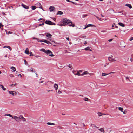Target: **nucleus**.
<instances>
[{
	"label": "nucleus",
	"instance_id": "6ab92c4d",
	"mask_svg": "<svg viewBox=\"0 0 133 133\" xmlns=\"http://www.w3.org/2000/svg\"><path fill=\"white\" fill-rule=\"evenodd\" d=\"M118 24L120 26L122 27H124L125 26V25H124V24L121 23L119 22L118 23Z\"/></svg>",
	"mask_w": 133,
	"mask_h": 133
},
{
	"label": "nucleus",
	"instance_id": "bb28decb",
	"mask_svg": "<svg viewBox=\"0 0 133 133\" xmlns=\"http://www.w3.org/2000/svg\"><path fill=\"white\" fill-rule=\"evenodd\" d=\"M74 74L75 75H77L78 76L82 75L81 74H80L79 73V72L78 71L76 74Z\"/></svg>",
	"mask_w": 133,
	"mask_h": 133
},
{
	"label": "nucleus",
	"instance_id": "4468645a",
	"mask_svg": "<svg viewBox=\"0 0 133 133\" xmlns=\"http://www.w3.org/2000/svg\"><path fill=\"white\" fill-rule=\"evenodd\" d=\"M10 69L12 70L13 71V72H15L16 71V69L14 66H11L10 68Z\"/></svg>",
	"mask_w": 133,
	"mask_h": 133
},
{
	"label": "nucleus",
	"instance_id": "f257e3e1",
	"mask_svg": "<svg viewBox=\"0 0 133 133\" xmlns=\"http://www.w3.org/2000/svg\"><path fill=\"white\" fill-rule=\"evenodd\" d=\"M62 21L64 22H66L67 24H68V25L69 26H71L72 27H74L75 26V24H72V22L70 20L67 19L66 18L63 19Z\"/></svg>",
	"mask_w": 133,
	"mask_h": 133
},
{
	"label": "nucleus",
	"instance_id": "13d9d810",
	"mask_svg": "<svg viewBox=\"0 0 133 133\" xmlns=\"http://www.w3.org/2000/svg\"><path fill=\"white\" fill-rule=\"evenodd\" d=\"M52 18L54 21L56 20V18Z\"/></svg>",
	"mask_w": 133,
	"mask_h": 133
},
{
	"label": "nucleus",
	"instance_id": "6e6552de",
	"mask_svg": "<svg viewBox=\"0 0 133 133\" xmlns=\"http://www.w3.org/2000/svg\"><path fill=\"white\" fill-rule=\"evenodd\" d=\"M45 23L49 25H51L52 22L50 21L46 20L45 22Z\"/></svg>",
	"mask_w": 133,
	"mask_h": 133
},
{
	"label": "nucleus",
	"instance_id": "39448f33",
	"mask_svg": "<svg viewBox=\"0 0 133 133\" xmlns=\"http://www.w3.org/2000/svg\"><path fill=\"white\" fill-rule=\"evenodd\" d=\"M49 10L50 12L54 11H55V8L53 6H50L49 7Z\"/></svg>",
	"mask_w": 133,
	"mask_h": 133
},
{
	"label": "nucleus",
	"instance_id": "0e129e2a",
	"mask_svg": "<svg viewBox=\"0 0 133 133\" xmlns=\"http://www.w3.org/2000/svg\"><path fill=\"white\" fill-rule=\"evenodd\" d=\"M101 31V32H105V31H104V30H102V31Z\"/></svg>",
	"mask_w": 133,
	"mask_h": 133
},
{
	"label": "nucleus",
	"instance_id": "864d4df0",
	"mask_svg": "<svg viewBox=\"0 0 133 133\" xmlns=\"http://www.w3.org/2000/svg\"><path fill=\"white\" fill-rule=\"evenodd\" d=\"M35 57H37V58H38V57H40L38 55H37L36 56H34Z\"/></svg>",
	"mask_w": 133,
	"mask_h": 133
},
{
	"label": "nucleus",
	"instance_id": "dca6fc26",
	"mask_svg": "<svg viewBox=\"0 0 133 133\" xmlns=\"http://www.w3.org/2000/svg\"><path fill=\"white\" fill-rule=\"evenodd\" d=\"M25 53L27 54H29V51L28 50V49L27 48L25 51Z\"/></svg>",
	"mask_w": 133,
	"mask_h": 133
},
{
	"label": "nucleus",
	"instance_id": "69168bd1",
	"mask_svg": "<svg viewBox=\"0 0 133 133\" xmlns=\"http://www.w3.org/2000/svg\"><path fill=\"white\" fill-rule=\"evenodd\" d=\"M86 37V36H82V37L83 38H85Z\"/></svg>",
	"mask_w": 133,
	"mask_h": 133
},
{
	"label": "nucleus",
	"instance_id": "ddd939ff",
	"mask_svg": "<svg viewBox=\"0 0 133 133\" xmlns=\"http://www.w3.org/2000/svg\"><path fill=\"white\" fill-rule=\"evenodd\" d=\"M114 73L113 72H110V74ZM109 74H110V73L107 74V73H103L102 74V75L103 76H105Z\"/></svg>",
	"mask_w": 133,
	"mask_h": 133
},
{
	"label": "nucleus",
	"instance_id": "72a5a7b5",
	"mask_svg": "<svg viewBox=\"0 0 133 133\" xmlns=\"http://www.w3.org/2000/svg\"><path fill=\"white\" fill-rule=\"evenodd\" d=\"M36 8V6H32L31 9L32 10H34Z\"/></svg>",
	"mask_w": 133,
	"mask_h": 133
},
{
	"label": "nucleus",
	"instance_id": "a211bd4d",
	"mask_svg": "<svg viewBox=\"0 0 133 133\" xmlns=\"http://www.w3.org/2000/svg\"><path fill=\"white\" fill-rule=\"evenodd\" d=\"M63 14V12L60 11H58L57 12V14L62 15Z\"/></svg>",
	"mask_w": 133,
	"mask_h": 133
},
{
	"label": "nucleus",
	"instance_id": "2f4dec72",
	"mask_svg": "<svg viewBox=\"0 0 133 133\" xmlns=\"http://www.w3.org/2000/svg\"><path fill=\"white\" fill-rule=\"evenodd\" d=\"M83 100L86 101H89V99L86 97L84 98L83 99Z\"/></svg>",
	"mask_w": 133,
	"mask_h": 133
},
{
	"label": "nucleus",
	"instance_id": "8fccbe9b",
	"mask_svg": "<svg viewBox=\"0 0 133 133\" xmlns=\"http://www.w3.org/2000/svg\"><path fill=\"white\" fill-rule=\"evenodd\" d=\"M133 40V37H131L129 39L130 41H131Z\"/></svg>",
	"mask_w": 133,
	"mask_h": 133
},
{
	"label": "nucleus",
	"instance_id": "6e6d98bb",
	"mask_svg": "<svg viewBox=\"0 0 133 133\" xmlns=\"http://www.w3.org/2000/svg\"><path fill=\"white\" fill-rule=\"evenodd\" d=\"M3 25H2L1 23H0V28H1L2 26H3Z\"/></svg>",
	"mask_w": 133,
	"mask_h": 133
},
{
	"label": "nucleus",
	"instance_id": "9b49d317",
	"mask_svg": "<svg viewBox=\"0 0 133 133\" xmlns=\"http://www.w3.org/2000/svg\"><path fill=\"white\" fill-rule=\"evenodd\" d=\"M22 6L24 8L26 9H28L29 8V7L28 6H26L25 5H24V4H22Z\"/></svg>",
	"mask_w": 133,
	"mask_h": 133
},
{
	"label": "nucleus",
	"instance_id": "1a4fd4ad",
	"mask_svg": "<svg viewBox=\"0 0 133 133\" xmlns=\"http://www.w3.org/2000/svg\"><path fill=\"white\" fill-rule=\"evenodd\" d=\"M14 119L16 121H19V117H17L16 116H14L13 117V118H12Z\"/></svg>",
	"mask_w": 133,
	"mask_h": 133
},
{
	"label": "nucleus",
	"instance_id": "de8ad7c7",
	"mask_svg": "<svg viewBox=\"0 0 133 133\" xmlns=\"http://www.w3.org/2000/svg\"><path fill=\"white\" fill-rule=\"evenodd\" d=\"M57 25L60 26H62V23H58L57 24Z\"/></svg>",
	"mask_w": 133,
	"mask_h": 133
},
{
	"label": "nucleus",
	"instance_id": "338daca9",
	"mask_svg": "<svg viewBox=\"0 0 133 133\" xmlns=\"http://www.w3.org/2000/svg\"><path fill=\"white\" fill-rule=\"evenodd\" d=\"M12 33V32H10V31H9L8 32V33H9V34H11Z\"/></svg>",
	"mask_w": 133,
	"mask_h": 133
},
{
	"label": "nucleus",
	"instance_id": "4be33fe9",
	"mask_svg": "<svg viewBox=\"0 0 133 133\" xmlns=\"http://www.w3.org/2000/svg\"><path fill=\"white\" fill-rule=\"evenodd\" d=\"M46 53L47 54H52V52L50 50H48L46 51Z\"/></svg>",
	"mask_w": 133,
	"mask_h": 133
},
{
	"label": "nucleus",
	"instance_id": "e433bc0d",
	"mask_svg": "<svg viewBox=\"0 0 133 133\" xmlns=\"http://www.w3.org/2000/svg\"><path fill=\"white\" fill-rule=\"evenodd\" d=\"M9 75L11 77H14L13 75L12 74H9Z\"/></svg>",
	"mask_w": 133,
	"mask_h": 133
},
{
	"label": "nucleus",
	"instance_id": "9d476101",
	"mask_svg": "<svg viewBox=\"0 0 133 133\" xmlns=\"http://www.w3.org/2000/svg\"><path fill=\"white\" fill-rule=\"evenodd\" d=\"M54 87L56 90H57L58 89V86L57 84L55 83L54 84Z\"/></svg>",
	"mask_w": 133,
	"mask_h": 133
},
{
	"label": "nucleus",
	"instance_id": "7ed1b4c3",
	"mask_svg": "<svg viewBox=\"0 0 133 133\" xmlns=\"http://www.w3.org/2000/svg\"><path fill=\"white\" fill-rule=\"evenodd\" d=\"M45 34H46V36L47 37V39L51 41V38L52 35L49 33H46Z\"/></svg>",
	"mask_w": 133,
	"mask_h": 133
},
{
	"label": "nucleus",
	"instance_id": "a18cd8bd",
	"mask_svg": "<svg viewBox=\"0 0 133 133\" xmlns=\"http://www.w3.org/2000/svg\"><path fill=\"white\" fill-rule=\"evenodd\" d=\"M33 56V55L32 54V53L30 52V55L29 56Z\"/></svg>",
	"mask_w": 133,
	"mask_h": 133
},
{
	"label": "nucleus",
	"instance_id": "a19ab883",
	"mask_svg": "<svg viewBox=\"0 0 133 133\" xmlns=\"http://www.w3.org/2000/svg\"><path fill=\"white\" fill-rule=\"evenodd\" d=\"M46 43L48 44H51V43L50 42L47 40Z\"/></svg>",
	"mask_w": 133,
	"mask_h": 133
},
{
	"label": "nucleus",
	"instance_id": "680f3d73",
	"mask_svg": "<svg viewBox=\"0 0 133 133\" xmlns=\"http://www.w3.org/2000/svg\"><path fill=\"white\" fill-rule=\"evenodd\" d=\"M87 43V42L86 41H85L84 42V44L85 45Z\"/></svg>",
	"mask_w": 133,
	"mask_h": 133
},
{
	"label": "nucleus",
	"instance_id": "58836bf2",
	"mask_svg": "<svg viewBox=\"0 0 133 133\" xmlns=\"http://www.w3.org/2000/svg\"><path fill=\"white\" fill-rule=\"evenodd\" d=\"M24 64L25 65H28V63L27 61H26V60H24Z\"/></svg>",
	"mask_w": 133,
	"mask_h": 133
},
{
	"label": "nucleus",
	"instance_id": "3c124183",
	"mask_svg": "<svg viewBox=\"0 0 133 133\" xmlns=\"http://www.w3.org/2000/svg\"><path fill=\"white\" fill-rule=\"evenodd\" d=\"M32 39H36V40H38V38H35V37H33L32 38Z\"/></svg>",
	"mask_w": 133,
	"mask_h": 133
},
{
	"label": "nucleus",
	"instance_id": "09e8293b",
	"mask_svg": "<svg viewBox=\"0 0 133 133\" xmlns=\"http://www.w3.org/2000/svg\"><path fill=\"white\" fill-rule=\"evenodd\" d=\"M51 24V25H56V24L55 23H53L52 22Z\"/></svg>",
	"mask_w": 133,
	"mask_h": 133
},
{
	"label": "nucleus",
	"instance_id": "a878e982",
	"mask_svg": "<svg viewBox=\"0 0 133 133\" xmlns=\"http://www.w3.org/2000/svg\"><path fill=\"white\" fill-rule=\"evenodd\" d=\"M40 51H42L44 53H46V51L44 49H40Z\"/></svg>",
	"mask_w": 133,
	"mask_h": 133
},
{
	"label": "nucleus",
	"instance_id": "c03bdc74",
	"mask_svg": "<svg viewBox=\"0 0 133 133\" xmlns=\"http://www.w3.org/2000/svg\"><path fill=\"white\" fill-rule=\"evenodd\" d=\"M78 28V29H83V27L82 26H80V27L79 28Z\"/></svg>",
	"mask_w": 133,
	"mask_h": 133
},
{
	"label": "nucleus",
	"instance_id": "0eeeda50",
	"mask_svg": "<svg viewBox=\"0 0 133 133\" xmlns=\"http://www.w3.org/2000/svg\"><path fill=\"white\" fill-rule=\"evenodd\" d=\"M19 121L20 120V119L23 120V121H26L25 118L22 115H20L19 117Z\"/></svg>",
	"mask_w": 133,
	"mask_h": 133
},
{
	"label": "nucleus",
	"instance_id": "5fc2aeb1",
	"mask_svg": "<svg viewBox=\"0 0 133 133\" xmlns=\"http://www.w3.org/2000/svg\"><path fill=\"white\" fill-rule=\"evenodd\" d=\"M43 81H39V84L41 83H43Z\"/></svg>",
	"mask_w": 133,
	"mask_h": 133
},
{
	"label": "nucleus",
	"instance_id": "f03ea898",
	"mask_svg": "<svg viewBox=\"0 0 133 133\" xmlns=\"http://www.w3.org/2000/svg\"><path fill=\"white\" fill-rule=\"evenodd\" d=\"M113 56L112 55H110V56L108 58V60L109 61L112 62L116 61L115 59L113 58Z\"/></svg>",
	"mask_w": 133,
	"mask_h": 133
},
{
	"label": "nucleus",
	"instance_id": "603ef678",
	"mask_svg": "<svg viewBox=\"0 0 133 133\" xmlns=\"http://www.w3.org/2000/svg\"><path fill=\"white\" fill-rule=\"evenodd\" d=\"M31 70H30V71H31V72H33V68H31Z\"/></svg>",
	"mask_w": 133,
	"mask_h": 133
},
{
	"label": "nucleus",
	"instance_id": "37998d69",
	"mask_svg": "<svg viewBox=\"0 0 133 133\" xmlns=\"http://www.w3.org/2000/svg\"><path fill=\"white\" fill-rule=\"evenodd\" d=\"M49 55V56H51V57H53L54 56V55L53 54H49L48 55Z\"/></svg>",
	"mask_w": 133,
	"mask_h": 133
},
{
	"label": "nucleus",
	"instance_id": "4d7b16f0",
	"mask_svg": "<svg viewBox=\"0 0 133 133\" xmlns=\"http://www.w3.org/2000/svg\"><path fill=\"white\" fill-rule=\"evenodd\" d=\"M126 79H127L129 80V78L128 77H126Z\"/></svg>",
	"mask_w": 133,
	"mask_h": 133
},
{
	"label": "nucleus",
	"instance_id": "20e7f679",
	"mask_svg": "<svg viewBox=\"0 0 133 133\" xmlns=\"http://www.w3.org/2000/svg\"><path fill=\"white\" fill-rule=\"evenodd\" d=\"M35 5L37 6V8L40 9H42V10H43L44 11V10L43 9L42 5L40 3L38 2H37L36 3V4H35Z\"/></svg>",
	"mask_w": 133,
	"mask_h": 133
},
{
	"label": "nucleus",
	"instance_id": "2eb2a0df",
	"mask_svg": "<svg viewBox=\"0 0 133 133\" xmlns=\"http://www.w3.org/2000/svg\"><path fill=\"white\" fill-rule=\"evenodd\" d=\"M125 6L129 7L130 9H131L132 8V7L131 6V5L128 4H125Z\"/></svg>",
	"mask_w": 133,
	"mask_h": 133
},
{
	"label": "nucleus",
	"instance_id": "aec40b11",
	"mask_svg": "<svg viewBox=\"0 0 133 133\" xmlns=\"http://www.w3.org/2000/svg\"><path fill=\"white\" fill-rule=\"evenodd\" d=\"M87 74H89L88 72L87 71H85L82 74H81L82 75H86Z\"/></svg>",
	"mask_w": 133,
	"mask_h": 133
},
{
	"label": "nucleus",
	"instance_id": "c85d7f7f",
	"mask_svg": "<svg viewBox=\"0 0 133 133\" xmlns=\"http://www.w3.org/2000/svg\"><path fill=\"white\" fill-rule=\"evenodd\" d=\"M91 126L92 128H98V127L96 126L94 124H91Z\"/></svg>",
	"mask_w": 133,
	"mask_h": 133
},
{
	"label": "nucleus",
	"instance_id": "cd10ccee",
	"mask_svg": "<svg viewBox=\"0 0 133 133\" xmlns=\"http://www.w3.org/2000/svg\"><path fill=\"white\" fill-rule=\"evenodd\" d=\"M90 48L89 47H87L86 48H85L84 49V50L86 51H87V50H88L91 51V50L89 49Z\"/></svg>",
	"mask_w": 133,
	"mask_h": 133
},
{
	"label": "nucleus",
	"instance_id": "7c9ffc66",
	"mask_svg": "<svg viewBox=\"0 0 133 133\" xmlns=\"http://www.w3.org/2000/svg\"><path fill=\"white\" fill-rule=\"evenodd\" d=\"M46 41L47 40H46L43 39L42 40L39 41L40 42H42L46 43Z\"/></svg>",
	"mask_w": 133,
	"mask_h": 133
},
{
	"label": "nucleus",
	"instance_id": "79ce46f5",
	"mask_svg": "<svg viewBox=\"0 0 133 133\" xmlns=\"http://www.w3.org/2000/svg\"><path fill=\"white\" fill-rule=\"evenodd\" d=\"M68 67H69L71 69H72V66L71 65H70V64H69V66H68Z\"/></svg>",
	"mask_w": 133,
	"mask_h": 133
},
{
	"label": "nucleus",
	"instance_id": "393cba45",
	"mask_svg": "<svg viewBox=\"0 0 133 133\" xmlns=\"http://www.w3.org/2000/svg\"><path fill=\"white\" fill-rule=\"evenodd\" d=\"M0 87L4 91L6 90V89L4 87V86L2 85H0Z\"/></svg>",
	"mask_w": 133,
	"mask_h": 133
},
{
	"label": "nucleus",
	"instance_id": "b1692460",
	"mask_svg": "<svg viewBox=\"0 0 133 133\" xmlns=\"http://www.w3.org/2000/svg\"><path fill=\"white\" fill-rule=\"evenodd\" d=\"M4 115L9 116V117H11L12 118H13V117L10 114H5Z\"/></svg>",
	"mask_w": 133,
	"mask_h": 133
},
{
	"label": "nucleus",
	"instance_id": "423d86ee",
	"mask_svg": "<svg viewBox=\"0 0 133 133\" xmlns=\"http://www.w3.org/2000/svg\"><path fill=\"white\" fill-rule=\"evenodd\" d=\"M9 94H11L12 96H14L17 95V93L15 91H9Z\"/></svg>",
	"mask_w": 133,
	"mask_h": 133
},
{
	"label": "nucleus",
	"instance_id": "c9c22d12",
	"mask_svg": "<svg viewBox=\"0 0 133 133\" xmlns=\"http://www.w3.org/2000/svg\"><path fill=\"white\" fill-rule=\"evenodd\" d=\"M17 85V83H15V84H12L11 85V86L13 87V86H16V85Z\"/></svg>",
	"mask_w": 133,
	"mask_h": 133
},
{
	"label": "nucleus",
	"instance_id": "f8f14e48",
	"mask_svg": "<svg viewBox=\"0 0 133 133\" xmlns=\"http://www.w3.org/2000/svg\"><path fill=\"white\" fill-rule=\"evenodd\" d=\"M93 25L91 24H89L87 25V26H85V27L83 28V29H85L87 28L88 27L90 26H93Z\"/></svg>",
	"mask_w": 133,
	"mask_h": 133
},
{
	"label": "nucleus",
	"instance_id": "052dcab7",
	"mask_svg": "<svg viewBox=\"0 0 133 133\" xmlns=\"http://www.w3.org/2000/svg\"><path fill=\"white\" fill-rule=\"evenodd\" d=\"M112 39H110L108 40V41L109 42H111L112 41Z\"/></svg>",
	"mask_w": 133,
	"mask_h": 133
},
{
	"label": "nucleus",
	"instance_id": "5701e85b",
	"mask_svg": "<svg viewBox=\"0 0 133 133\" xmlns=\"http://www.w3.org/2000/svg\"><path fill=\"white\" fill-rule=\"evenodd\" d=\"M8 48L10 51L12 50V48L9 46H4L3 47V48Z\"/></svg>",
	"mask_w": 133,
	"mask_h": 133
},
{
	"label": "nucleus",
	"instance_id": "774afa93",
	"mask_svg": "<svg viewBox=\"0 0 133 133\" xmlns=\"http://www.w3.org/2000/svg\"><path fill=\"white\" fill-rule=\"evenodd\" d=\"M19 76H20L21 77L22 76L20 74H19L18 75Z\"/></svg>",
	"mask_w": 133,
	"mask_h": 133
},
{
	"label": "nucleus",
	"instance_id": "412c9836",
	"mask_svg": "<svg viewBox=\"0 0 133 133\" xmlns=\"http://www.w3.org/2000/svg\"><path fill=\"white\" fill-rule=\"evenodd\" d=\"M47 124L48 125H55V124L54 123L50 122H48L47 123Z\"/></svg>",
	"mask_w": 133,
	"mask_h": 133
},
{
	"label": "nucleus",
	"instance_id": "ea45409f",
	"mask_svg": "<svg viewBox=\"0 0 133 133\" xmlns=\"http://www.w3.org/2000/svg\"><path fill=\"white\" fill-rule=\"evenodd\" d=\"M96 17L98 19V20H99L100 21H102V19L101 18H99V17H98L97 16H96Z\"/></svg>",
	"mask_w": 133,
	"mask_h": 133
},
{
	"label": "nucleus",
	"instance_id": "4c0bfd02",
	"mask_svg": "<svg viewBox=\"0 0 133 133\" xmlns=\"http://www.w3.org/2000/svg\"><path fill=\"white\" fill-rule=\"evenodd\" d=\"M88 15L87 14H84L82 16V17L83 18L86 17Z\"/></svg>",
	"mask_w": 133,
	"mask_h": 133
},
{
	"label": "nucleus",
	"instance_id": "c756f323",
	"mask_svg": "<svg viewBox=\"0 0 133 133\" xmlns=\"http://www.w3.org/2000/svg\"><path fill=\"white\" fill-rule=\"evenodd\" d=\"M118 109L121 111V112H123V108L119 107L118 108Z\"/></svg>",
	"mask_w": 133,
	"mask_h": 133
},
{
	"label": "nucleus",
	"instance_id": "bf43d9fd",
	"mask_svg": "<svg viewBox=\"0 0 133 133\" xmlns=\"http://www.w3.org/2000/svg\"><path fill=\"white\" fill-rule=\"evenodd\" d=\"M66 38L68 40H69V37H66Z\"/></svg>",
	"mask_w": 133,
	"mask_h": 133
},
{
	"label": "nucleus",
	"instance_id": "f704fd0d",
	"mask_svg": "<svg viewBox=\"0 0 133 133\" xmlns=\"http://www.w3.org/2000/svg\"><path fill=\"white\" fill-rule=\"evenodd\" d=\"M97 114H98V115L99 116H101L102 115V113L100 112H98V113H97Z\"/></svg>",
	"mask_w": 133,
	"mask_h": 133
},
{
	"label": "nucleus",
	"instance_id": "e2e57ef3",
	"mask_svg": "<svg viewBox=\"0 0 133 133\" xmlns=\"http://www.w3.org/2000/svg\"><path fill=\"white\" fill-rule=\"evenodd\" d=\"M130 60L131 62H132V61H133V59H132V58H130Z\"/></svg>",
	"mask_w": 133,
	"mask_h": 133
},
{
	"label": "nucleus",
	"instance_id": "f3484780",
	"mask_svg": "<svg viewBox=\"0 0 133 133\" xmlns=\"http://www.w3.org/2000/svg\"><path fill=\"white\" fill-rule=\"evenodd\" d=\"M99 130L101 132L103 133H104V129L103 128H101L99 129Z\"/></svg>",
	"mask_w": 133,
	"mask_h": 133
},
{
	"label": "nucleus",
	"instance_id": "49530a36",
	"mask_svg": "<svg viewBox=\"0 0 133 133\" xmlns=\"http://www.w3.org/2000/svg\"><path fill=\"white\" fill-rule=\"evenodd\" d=\"M62 93V92L60 91L59 90H58V93L59 94H60L61 93Z\"/></svg>",
	"mask_w": 133,
	"mask_h": 133
},
{
	"label": "nucleus",
	"instance_id": "473e14b6",
	"mask_svg": "<svg viewBox=\"0 0 133 133\" xmlns=\"http://www.w3.org/2000/svg\"><path fill=\"white\" fill-rule=\"evenodd\" d=\"M63 22V23H62V26H65L66 25L67 23L64 22Z\"/></svg>",
	"mask_w": 133,
	"mask_h": 133
}]
</instances>
